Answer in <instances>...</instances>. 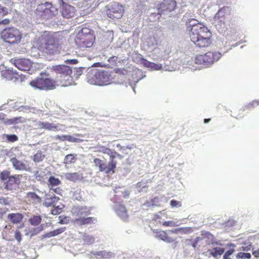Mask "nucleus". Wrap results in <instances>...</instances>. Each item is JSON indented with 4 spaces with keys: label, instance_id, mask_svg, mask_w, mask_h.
I'll return each instance as SVG.
<instances>
[{
    "label": "nucleus",
    "instance_id": "10",
    "mask_svg": "<svg viewBox=\"0 0 259 259\" xmlns=\"http://www.w3.org/2000/svg\"><path fill=\"white\" fill-rule=\"evenodd\" d=\"M106 13L110 19H119L123 16L124 13V8L119 3L113 2L106 6Z\"/></svg>",
    "mask_w": 259,
    "mask_h": 259
},
{
    "label": "nucleus",
    "instance_id": "2",
    "mask_svg": "<svg viewBox=\"0 0 259 259\" xmlns=\"http://www.w3.org/2000/svg\"><path fill=\"white\" fill-rule=\"evenodd\" d=\"M191 40L199 48H207L212 44V34L210 30L200 23L189 24L187 27Z\"/></svg>",
    "mask_w": 259,
    "mask_h": 259
},
{
    "label": "nucleus",
    "instance_id": "47",
    "mask_svg": "<svg viewBox=\"0 0 259 259\" xmlns=\"http://www.w3.org/2000/svg\"><path fill=\"white\" fill-rule=\"evenodd\" d=\"M49 191L53 194L54 193H55L58 195H62L63 190L60 187H57L55 188L54 187H50Z\"/></svg>",
    "mask_w": 259,
    "mask_h": 259
},
{
    "label": "nucleus",
    "instance_id": "49",
    "mask_svg": "<svg viewBox=\"0 0 259 259\" xmlns=\"http://www.w3.org/2000/svg\"><path fill=\"white\" fill-rule=\"evenodd\" d=\"M234 251V249H230L229 250L227 251L223 256V259H231L230 256L232 255Z\"/></svg>",
    "mask_w": 259,
    "mask_h": 259
},
{
    "label": "nucleus",
    "instance_id": "25",
    "mask_svg": "<svg viewBox=\"0 0 259 259\" xmlns=\"http://www.w3.org/2000/svg\"><path fill=\"white\" fill-rule=\"evenodd\" d=\"M225 249L220 247H214L211 249H208L207 250L209 254L214 258H217L219 255L221 256L222 255Z\"/></svg>",
    "mask_w": 259,
    "mask_h": 259
},
{
    "label": "nucleus",
    "instance_id": "38",
    "mask_svg": "<svg viewBox=\"0 0 259 259\" xmlns=\"http://www.w3.org/2000/svg\"><path fill=\"white\" fill-rule=\"evenodd\" d=\"M26 121V119L23 117H14L9 120V122L11 124H16L19 123H24Z\"/></svg>",
    "mask_w": 259,
    "mask_h": 259
},
{
    "label": "nucleus",
    "instance_id": "37",
    "mask_svg": "<svg viewBox=\"0 0 259 259\" xmlns=\"http://www.w3.org/2000/svg\"><path fill=\"white\" fill-rule=\"evenodd\" d=\"M45 157V155L42 152L39 150L34 155L33 160L35 162H39L42 161Z\"/></svg>",
    "mask_w": 259,
    "mask_h": 259
},
{
    "label": "nucleus",
    "instance_id": "48",
    "mask_svg": "<svg viewBox=\"0 0 259 259\" xmlns=\"http://www.w3.org/2000/svg\"><path fill=\"white\" fill-rule=\"evenodd\" d=\"M43 121H37L34 123V130L36 131L43 130Z\"/></svg>",
    "mask_w": 259,
    "mask_h": 259
},
{
    "label": "nucleus",
    "instance_id": "56",
    "mask_svg": "<svg viewBox=\"0 0 259 259\" xmlns=\"http://www.w3.org/2000/svg\"><path fill=\"white\" fill-rule=\"evenodd\" d=\"M15 239L20 242L22 240V235L20 231H16L15 233Z\"/></svg>",
    "mask_w": 259,
    "mask_h": 259
},
{
    "label": "nucleus",
    "instance_id": "26",
    "mask_svg": "<svg viewBox=\"0 0 259 259\" xmlns=\"http://www.w3.org/2000/svg\"><path fill=\"white\" fill-rule=\"evenodd\" d=\"M200 238L202 240H204L207 245L212 244L214 239V236L208 232H202Z\"/></svg>",
    "mask_w": 259,
    "mask_h": 259
},
{
    "label": "nucleus",
    "instance_id": "7",
    "mask_svg": "<svg viewBox=\"0 0 259 259\" xmlns=\"http://www.w3.org/2000/svg\"><path fill=\"white\" fill-rule=\"evenodd\" d=\"M22 175L11 176L10 171L4 170L0 172V180L4 182L5 188L8 190H12L20 184Z\"/></svg>",
    "mask_w": 259,
    "mask_h": 259
},
{
    "label": "nucleus",
    "instance_id": "8",
    "mask_svg": "<svg viewBox=\"0 0 259 259\" xmlns=\"http://www.w3.org/2000/svg\"><path fill=\"white\" fill-rule=\"evenodd\" d=\"M58 13V9L49 2H46L43 4L39 5L36 10L37 16L45 20L53 18Z\"/></svg>",
    "mask_w": 259,
    "mask_h": 259
},
{
    "label": "nucleus",
    "instance_id": "60",
    "mask_svg": "<svg viewBox=\"0 0 259 259\" xmlns=\"http://www.w3.org/2000/svg\"><path fill=\"white\" fill-rule=\"evenodd\" d=\"M116 147L118 148L120 150H125V149H131L132 148L131 146H127L126 147V148H124V147L121 146L120 144H117L116 145Z\"/></svg>",
    "mask_w": 259,
    "mask_h": 259
},
{
    "label": "nucleus",
    "instance_id": "46",
    "mask_svg": "<svg viewBox=\"0 0 259 259\" xmlns=\"http://www.w3.org/2000/svg\"><path fill=\"white\" fill-rule=\"evenodd\" d=\"M43 172L41 170H37L34 172V177L37 181H42L44 180V177L42 175Z\"/></svg>",
    "mask_w": 259,
    "mask_h": 259
},
{
    "label": "nucleus",
    "instance_id": "50",
    "mask_svg": "<svg viewBox=\"0 0 259 259\" xmlns=\"http://www.w3.org/2000/svg\"><path fill=\"white\" fill-rule=\"evenodd\" d=\"M65 141L74 143L79 142V140L78 139L75 138L71 135H66Z\"/></svg>",
    "mask_w": 259,
    "mask_h": 259
},
{
    "label": "nucleus",
    "instance_id": "33",
    "mask_svg": "<svg viewBox=\"0 0 259 259\" xmlns=\"http://www.w3.org/2000/svg\"><path fill=\"white\" fill-rule=\"evenodd\" d=\"M96 257L103 258H110L112 256V253L111 252H107L105 250H102L96 252L94 253Z\"/></svg>",
    "mask_w": 259,
    "mask_h": 259
},
{
    "label": "nucleus",
    "instance_id": "52",
    "mask_svg": "<svg viewBox=\"0 0 259 259\" xmlns=\"http://www.w3.org/2000/svg\"><path fill=\"white\" fill-rule=\"evenodd\" d=\"M170 205L172 207H181L182 205L180 201L176 200H171L170 202Z\"/></svg>",
    "mask_w": 259,
    "mask_h": 259
},
{
    "label": "nucleus",
    "instance_id": "57",
    "mask_svg": "<svg viewBox=\"0 0 259 259\" xmlns=\"http://www.w3.org/2000/svg\"><path fill=\"white\" fill-rule=\"evenodd\" d=\"M201 239L202 238H200V237H197L195 239V240L194 241V242H193V243L192 244V246H193V247L194 248H196L198 244V243L201 241Z\"/></svg>",
    "mask_w": 259,
    "mask_h": 259
},
{
    "label": "nucleus",
    "instance_id": "31",
    "mask_svg": "<svg viewBox=\"0 0 259 259\" xmlns=\"http://www.w3.org/2000/svg\"><path fill=\"white\" fill-rule=\"evenodd\" d=\"M26 197L27 199L31 200L33 202L35 203H40L42 201L41 198L35 192H29L27 193Z\"/></svg>",
    "mask_w": 259,
    "mask_h": 259
},
{
    "label": "nucleus",
    "instance_id": "22",
    "mask_svg": "<svg viewBox=\"0 0 259 259\" xmlns=\"http://www.w3.org/2000/svg\"><path fill=\"white\" fill-rule=\"evenodd\" d=\"M96 221V218L94 217H79V218L76 219L75 222L77 225L82 226L92 224L94 223Z\"/></svg>",
    "mask_w": 259,
    "mask_h": 259
},
{
    "label": "nucleus",
    "instance_id": "15",
    "mask_svg": "<svg viewBox=\"0 0 259 259\" xmlns=\"http://www.w3.org/2000/svg\"><path fill=\"white\" fill-rule=\"evenodd\" d=\"M94 163L95 166L98 167L99 171L104 172L108 174L112 172H114V170L110 166L109 163H107L106 162L98 158H95L94 159Z\"/></svg>",
    "mask_w": 259,
    "mask_h": 259
},
{
    "label": "nucleus",
    "instance_id": "12",
    "mask_svg": "<svg viewBox=\"0 0 259 259\" xmlns=\"http://www.w3.org/2000/svg\"><path fill=\"white\" fill-rule=\"evenodd\" d=\"M227 15L226 8L220 9L213 18L214 23L219 28H224L225 26V20Z\"/></svg>",
    "mask_w": 259,
    "mask_h": 259
},
{
    "label": "nucleus",
    "instance_id": "5",
    "mask_svg": "<svg viewBox=\"0 0 259 259\" xmlns=\"http://www.w3.org/2000/svg\"><path fill=\"white\" fill-rule=\"evenodd\" d=\"M222 57V54L217 51H208L204 54L197 55L195 57V63L203 65L205 67H209L217 62Z\"/></svg>",
    "mask_w": 259,
    "mask_h": 259
},
{
    "label": "nucleus",
    "instance_id": "32",
    "mask_svg": "<svg viewBox=\"0 0 259 259\" xmlns=\"http://www.w3.org/2000/svg\"><path fill=\"white\" fill-rule=\"evenodd\" d=\"M91 214V209L87 206H80L78 207L77 214L79 216H88Z\"/></svg>",
    "mask_w": 259,
    "mask_h": 259
},
{
    "label": "nucleus",
    "instance_id": "24",
    "mask_svg": "<svg viewBox=\"0 0 259 259\" xmlns=\"http://www.w3.org/2000/svg\"><path fill=\"white\" fill-rule=\"evenodd\" d=\"M110 153V154H108V155L109 156L110 159L109 163L110 165V166L114 170L116 167L117 164V162L114 159L116 157H121V155L114 150H111V152Z\"/></svg>",
    "mask_w": 259,
    "mask_h": 259
},
{
    "label": "nucleus",
    "instance_id": "39",
    "mask_svg": "<svg viewBox=\"0 0 259 259\" xmlns=\"http://www.w3.org/2000/svg\"><path fill=\"white\" fill-rule=\"evenodd\" d=\"M41 220L39 215H34L29 219V222L32 225L37 226L40 223Z\"/></svg>",
    "mask_w": 259,
    "mask_h": 259
},
{
    "label": "nucleus",
    "instance_id": "35",
    "mask_svg": "<svg viewBox=\"0 0 259 259\" xmlns=\"http://www.w3.org/2000/svg\"><path fill=\"white\" fill-rule=\"evenodd\" d=\"M2 138L4 140L7 142L14 143L18 140V137L14 134L9 135L4 134L2 136Z\"/></svg>",
    "mask_w": 259,
    "mask_h": 259
},
{
    "label": "nucleus",
    "instance_id": "63",
    "mask_svg": "<svg viewBox=\"0 0 259 259\" xmlns=\"http://www.w3.org/2000/svg\"><path fill=\"white\" fill-rule=\"evenodd\" d=\"M66 62L70 64H75L78 62V61L76 59H71V60H68L66 61Z\"/></svg>",
    "mask_w": 259,
    "mask_h": 259
},
{
    "label": "nucleus",
    "instance_id": "55",
    "mask_svg": "<svg viewBox=\"0 0 259 259\" xmlns=\"http://www.w3.org/2000/svg\"><path fill=\"white\" fill-rule=\"evenodd\" d=\"M8 13L6 8L0 6V19Z\"/></svg>",
    "mask_w": 259,
    "mask_h": 259
},
{
    "label": "nucleus",
    "instance_id": "51",
    "mask_svg": "<svg viewBox=\"0 0 259 259\" xmlns=\"http://www.w3.org/2000/svg\"><path fill=\"white\" fill-rule=\"evenodd\" d=\"M259 105V101L254 100L246 106L247 109H251Z\"/></svg>",
    "mask_w": 259,
    "mask_h": 259
},
{
    "label": "nucleus",
    "instance_id": "18",
    "mask_svg": "<svg viewBox=\"0 0 259 259\" xmlns=\"http://www.w3.org/2000/svg\"><path fill=\"white\" fill-rule=\"evenodd\" d=\"M62 3V15L63 17L70 18L74 16L75 9L74 7L65 3L62 0H60Z\"/></svg>",
    "mask_w": 259,
    "mask_h": 259
},
{
    "label": "nucleus",
    "instance_id": "3",
    "mask_svg": "<svg viewBox=\"0 0 259 259\" xmlns=\"http://www.w3.org/2000/svg\"><path fill=\"white\" fill-rule=\"evenodd\" d=\"M52 69L57 74V83L59 82L62 86H68L71 84L72 71L71 68L65 65L53 66Z\"/></svg>",
    "mask_w": 259,
    "mask_h": 259
},
{
    "label": "nucleus",
    "instance_id": "62",
    "mask_svg": "<svg viewBox=\"0 0 259 259\" xmlns=\"http://www.w3.org/2000/svg\"><path fill=\"white\" fill-rule=\"evenodd\" d=\"M252 255L256 258L259 257V249L254 250L252 252Z\"/></svg>",
    "mask_w": 259,
    "mask_h": 259
},
{
    "label": "nucleus",
    "instance_id": "28",
    "mask_svg": "<svg viewBox=\"0 0 259 259\" xmlns=\"http://www.w3.org/2000/svg\"><path fill=\"white\" fill-rule=\"evenodd\" d=\"M8 217L13 224H17L20 222L23 219L22 214L19 213H10Z\"/></svg>",
    "mask_w": 259,
    "mask_h": 259
},
{
    "label": "nucleus",
    "instance_id": "43",
    "mask_svg": "<svg viewBox=\"0 0 259 259\" xmlns=\"http://www.w3.org/2000/svg\"><path fill=\"white\" fill-rule=\"evenodd\" d=\"M143 63L144 65L146 67L157 69L156 67L158 66V65L153 62H149L147 60H144Z\"/></svg>",
    "mask_w": 259,
    "mask_h": 259
},
{
    "label": "nucleus",
    "instance_id": "53",
    "mask_svg": "<svg viewBox=\"0 0 259 259\" xmlns=\"http://www.w3.org/2000/svg\"><path fill=\"white\" fill-rule=\"evenodd\" d=\"M151 204L153 205H155V206H159L160 205V200L158 197H154L153 199H151Z\"/></svg>",
    "mask_w": 259,
    "mask_h": 259
},
{
    "label": "nucleus",
    "instance_id": "11",
    "mask_svg": "<svg viewBox=\"0 0 259 259\" xmlns=\"http://www.w3.org/2000/svg\"><path fill=\"white\" fill-rule=\"evenodd\" d=\"M10 62L18 69L22 71H29L32 66L31 61L25 58H13Z\"/></svg>",
    "mask_w": 259,
    "mask_h": 259
},
{
    "label": "nucleus",
    "instance_id": "23",
    "mask_svg": "<svg viewBox=\"0 0 259 259\" xmlns=\"http://www.w3.org/2000/svg\"><path fill=\"white\" fill-rule=\"evenodd\" d=\"M65 177L69 181L75 182L82 179V175L78 172H68L65 174Z\"/></svg>",
    "mask_w": 259,
    "mask_h": 259
},
{
    "label": "nucleus",
    "instance_id": "17",
    "mask_svg": "<svg viewBox=\"0 0 259 259\" xmlns=\"http://www.w3.org/2000/svg\"><path fill=\"white\" fill-rule=\"evenodd\" d=\"M1 74L3 78L7 80H13L16 81L19 78V75L16 71L11 69H5L1 71Z\"/></svg>",
    "mask_w": 259,
    "mask_h": 259
},
{
    "label": "nucleus",
    "instance_id": "29",
    "mask_svg": "<svg viewBox=\"0 0 259 259\" xmlns=\"http://www.w3.org/2000/svg\"><path fill=\"white\" fill-rule=\"evenodd\" d=\"M77 160V154H69L65 156L63 163L66 165L70 164L72 163H74Z\"/></svg>",
    "mask_w": 259,
    "mask_h": 259
},
{
    "label": "nucleus",
    "instance_id": "41",
    "mask_svg": "<svg viewBox=\"0 0 259 259\" xmlns=\"http://www.w3.org/2000/svg\"><path fill=\"white\" fill-rule=\"evenodd\" d=\"M251 254L249 253H244V252H239L236 255V258L237 259H250L251 258Z\"/></svg>",
    "mask_w": 259,
    "mask_h": 259
},
{
    "label": "nucleus",
    "instance_id": "30",
    "mask_svg": "<svg viewBox=\"0 0 259 259\" xmlns=\"http://www.w3.org/2000/svg\"><path fill=\"white\" fill-rule=\"evenodd\" d=\"M66 230V228L65 227H62L59 229H57L56 230H55L52 231H50L47 233H46L45 235H44V238H51L57 235H58L63 232H64Z\"/></svg>",
    "mask_w": 259,
    "mask_h": 259
},
{
    "label": "nucleus",
    "instance_id": "61",
    "mask_svg": "<svg viewBox=\"0 0 259 259\" xmlns=\"http://www.w3.org/2000/svg\"><path fill=\"white\" fill-rule=\"evenodd\" d=\"M10 22V21L9 19L6 18L0 21V25L3 24V25H7L9 24Z\"/></svg>",
    "mask_w": 259,
    "mask_h": 259
},
{
    "label": "nucleus",
    "instance_id": "40",
    "mask_svg": "<svg viewBox=\"0 0 259 259\" xmlns=\"http://www.w3.org/2000/svg\"><path fill=\"white\" fill-rule=\"evenodd\" d=\"M159 222L160 224H162V225L164 227H177L179 226V224H178V222H175L174 221H164V222H160L159 221Z\"/></svg>",
    "mask_w": 259,
    "mask_h": 259
},
{
    "label": "nucleus",
    "instance_id": "6",
    "mask_svg": "<svg viewBox=\"0 0 259 259\" xmlns=\"http://www.w3.org/2000/svg\"><path fill=\"white\" fill-rule=\"evenodd\" d=\"M30 85L34 89L47 91L55 89L58 84L55 80L41 76L31 80Z\"/></svg>",
    "mask_w": 259,
    "mask_h": 259
},
{
    "label": "nucleus",
    "instance_id": "34",
    "mask_svg": "<svg viewBox=\"0 0 259 259\" xmlns=\"http://www.w3.org/2000/svg\"><path fill=\"white\" fill-rule=\"evenodd\" d=\"M169 232L178 234L179 232H182L185 234H188L193 231V229L191 227L180 228L178 229H174L168 231Z\"/></svg>",
    "mask_w": 259,
    "mask_h": 259
},
{
    "label": "nucleus",
    "instance_id": "9",
    "mask_svg": "<svg viewBox=\"0 0 259 259\" xmlns=\"http://www.w3.org/2000/svg\"><path fill=\"white\" fill-rule=\"evenodd\" d=\"M2 39L10 44H18L21 42L22 35L17 28L12 27L4 29L1 32Z\"/></svg>",
    "mask_w": 259,
    "mask_h": 259
},
{
    "label": "nucleus",
    "instance_id": "27",
    "mask_svg": "<svg viewBox=\"0 0 259 259\" xmlns=\"http://www.w3.org/2000/svg\"><path fill=\"white\" fill-rule=\"evenodd\" d=\"M115 211L117 215L122 219H126L128 216L125 207L122 205H118L116 207Z\"/></svg>",
    "mask_w": 259,
    "mask_h": 259
},
{
    "label": "nucleus",
    "instance_id": "64",
    "mask_svg": "<svg viewBox=\"0 0 259 259\" xmlns=\"http://www.w3.org/2000/svg\"><path fill=\"white\" fill-rule=\"evenodd\" d=\"M210 120H211L210 118L204 119V123H207L208 122H209L210 121Z\"/></svg>",
    "mask_w": 259,
    "mask_h": 259
},
{
    "label": "nucleus",
    "instance_id": "45",
    "mask_svg": "<svg viewBox=\"0 0 259 259\" xmlns=\"http://www.w3.org/2000/svg\"><path fill=\"white\" fill-rule=\"evenodd\" d=\"M63 207H61L60 205L55 206L54 209L51 211V214L53 215H57L61 213L62 211Z\"/></svg>",
    "mask_w": 259,
    "mask_h": 259
},
{
    "label": "nucleus",
    "instance_id": "13",
    "mask_svg": "<svg viewBox=\"0 0 259 259\" xmlns=\"http://www.w3.org/2000/svg\"><path fill=\"white\" fill-rule=\"evenodd\" d=\"M96 83L104 85L109 83L110 77L108 72L104 70H98L95 75Z\"/></svg>",
    "mask_w": 259,
    "mask_h": 259
},
{
    "label": "nucleus",
    "instance_id": "20",
    "mask_svg": "<svg viewBox=\"0 0 259 259\" xmlns=\"http://www.w3.org/2000/svg\"><path fill=\"white\" fill-rule=\"evenodd\" d=\"M10 162L16 170L28 171L30 169V167L24 162L18 160L16 157L12 158L10 159Z\"/></svg>",
    "mask_w": 259,
    "mask_h": 259
},
{
    "label": "nucleus",
    "instance_id": "58",
    "mask_svg": "<svg viewBox=\"0 0 259 259\" xmlns=\"http://www.w3.org/2000/svg\"><path fill=\"white\" fill-rule=\"evenodd\" d=\"M55 139L56 140H59L61 141H65L66 138V135H57L55 137Z\"/></svg>",
    "mask_w": 259,
    "mask_h": 259
},
{
    "label": "nucleus",
    "instance_id": "19",
    "mask_svg": "<svg viewBox=\"0 0 259 259\" xmlns=\"http://www.w3.org/2000/svg\"><path fill=\"white\" fill-rule=\"evenodd\" d=\"M156 237L168 243H171L176 241V239L169 236L168 233L161 230H155L153 231Z\"/></svg>",
    "mask_w": 259,
    "mask_h": 259
},
{
    "label": "nucleus",
    "instance_id": "21",
    "mask_svg": "<svg viewBox=\"0 0 259 259\" xmlns=\"http://www.w3.org/2000/svg\"><path fill=\"white\" fill-rule=\"evenodd\" d=\"M43 130H46L48 131H54V132H58L61 131V127L63 125L62 124H60L59 123L55 124L52 122H49L47 121L44 122L43 121Z\"/></svg>",
    "mask_w": 259,
    "mask_h": 259
},
{
    "label": "nucleus",
    "instance_id": "1",
    "mask_svg": "<svg viewBox=\"0 0 259 259\" xmlns=\"http://www.w3.org/2000/svg\"><path fill=\"white\" fill-rule=\"evenodd\" d=\"M64 37L59 32L45 31L33 41V49L39 51L41 55L52 56L60 53Z\"/></svg>",
    "mask_w": 259,
    "mask_h": 259
},
{
    "label": "nucleus",
    "instance_id": "14",
    "mask_svg": "<svg viewBox=\"0 0 259 259\" xmlns=\"http://www.w3.org/2000/svg\"><path fill=\"white\" fill-rule=\"evenodd\" d=\"M176 7L177 2L175 0H164L159 6L158 13L161 15L164 11L171 12Z\"/></svg>",
    "mask_w": 259,
    "mask_h": 259
},
{
    "label": "nucleus",
    "instance_id": "4",
    "mask_svg": "<svg viewBox=\"0 0 259 259\" xmlns=\"http://www.w3.org/2000/svg\"><path fill=\"white\" fill-rule=\"evenodd\" d=\"M95 41L94 31L88 27L82 28L77 33L75 42L80 48H91Z\"/></svg>",
    "mask_w": 259,
    "mask_h": 259
},
{
    "label": "nucleus",
    "instance_id": "44",
    "mask_svg": "<svg viewBox=\"0 0 259 259\" xmlns=\"http://www.w3.org/2000/svg\"><path fill=\"white\" fill-rule=\"evenodd\" d=\"M163 217L168 218L167 214L164 210L159 212L158 214H155L154 219L155 221H157L159 219H162Z\"/></svg>",
    "mask_w": 259,
    "mask_h": 259
},
{
    "label": "nucleus",
    "instance_id": "59",
    "mask_svg": "<svg viewBox=\"0 0 259 259\" xmlns=\"http://www.w3.org/2000/svg\"><path fill=\"white\" fill-rule=\"evenodd\" d=\"M251 247V244L249 243L248 245H247L246 246H242L240 248V250L242 251H248L250 250Z\"/></svg>",
    "mask_w": 259,
    "mask_h": 259
},
{
    "label": "nucleus",
    "instance_id": "42",
    "mask_svg": "<svg viewBox=\"0 0 259 259\" xmlns=\"http://www.w3.org/2000/svg\"><path fill=\"white\" fill-rule=\"evenodd\" d=\"M136 188L138 189L139 191H142L143 189L148 188L147 182L144 181L139 182L136 184Z\"/></svg>",
    "mask_w": 259,
    "mask_h": 259
},
{
    "label": "nucleus",
    "instance_id": "54",
    "mask_svg": "<svg viewBox=\"0 0 259 259\" xmlns=\"http://www.w3.org/2000/svg\"><path fill=\"white\" fill-rule=\"evenodd\" d=\"M111 151V149H110L109 148H107L105 146H102L101 147V149L100 150V151L102 152L104 154H106L107 155L110 154Z\"/></svg>",
    "mask_w": 259,
    "mask_h": 259
},
{
    "label": "nucleus",
    "instance_id": "36",
    "mask_svg": "<svg viewBox=\"0 0 259 259\" xmlns=\"http://www.w3.org/2000/svg\"><path fill=\"white\" fill-rule=\"evenodd\" d=\"M61 184V181L58 178H56L54 176H51L48 180V185L49 187H54L57 186Z\"/></svg>",
    "mask_w": 259,
    "mask_h": 259
},
{
    "label": "nucleus",
    "instance_id": "16",
    "mask_svg": "<svg viewBox=\"0 0 259 259\" xmlns=\"http://www.w3.org/2000/svg\"><path fill=\"white\" fill-rule=\"evenodd\" d=\"M60 200L59 197L56 196L53 193L49 191L45 194L43 205L47 207L55 206V204Z\"/></svg>",
    "mask_w": 259,
    "mask_h": 259
}]
</instances>
